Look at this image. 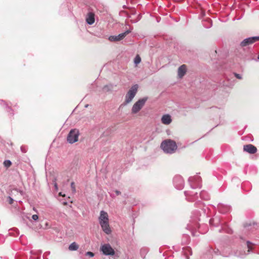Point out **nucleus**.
Returning a JSON list of instances; mask_svg holds the SVG:
<instances>
[{
  "label": "nucleus",
  "instance_id": "obj_3",
  "mask_svg": "<svg viewBox=\"0 0 259 259\" xmlns=\"http://www.w3.org/2000/svg\"><path fill=\"white\" fill-rule=\"evenodd\" d=\"M138 89V85H133L129 90L125 97V102L126 104L130 103L136 96Z\"/></svg>",
  "mask_w": 259,
  "mask_h": 259
},
{
  "label": "nucleus",
  "instance_id": "obj_1",
  "mask_svg": "<svg viewBox=\"0 0 259 259\" xmlns=\"http://www.w3.org/2000/svg\"><path fill=\"white\" fill-rule=\"evenodd\" d=\"M99 223L103 230L106 234H110L111 233V229L109 226V215L107 212L101 210L99 217Z\"/></svg>",
  "mask_w": 259,
  "mask_h": 259
},
{
  "label": "nucleus",
  "instance_id": "obj_24",
  "mask_svg": "<svg viewBox=\"0 0 259 259\" xmlns=\"http://www.w3.org/2000/svg\"><path fill=\"white\" fill-rule=\"evenodd\" d=\"M203 192H201V193H200V197H201L202 198L204 199H207L208 198V197H204L203 196Z\"/></svg>",
  "mask_w": 259,
  "mask_h": 259
},
{
  "label": "nucleus",
  "instance_id": "obj_2",
  "mask_svg": "<svg viewBox=\"0 0 259 259\" xmlns=\"http://www.w3.org/2000/svg\"><path fill=\"white\" fill-rule=\"evenodd\" d=\"M160 146L165 153L168 154L174 153L177 149L176 142L171 140H167L163 141Z\"/></svg>",
  "mask_w": 259,
  "mask_h": 259
},
{
  "label": "nucleus",
  "instance_id": "obj_10",
  "mask_svg": "<svg viewBox=\"0 0 259 259\" xmlns=\"http://www.w3.org/2000/svg\"><path fill=\"white\" fill-rule=\"evenodd\" d=\"M243 150L250 154H254L257 151L256 148L251 144L244 145Z\"/></svg>",
  "mask_w": 259,
  "mask_h": 259
},
{
  "label": "nucleus",
  "instance_id": "obj_19",
  "mask_svg": "<svg viewBox=\"0 0 259 259\" xmlns=\"http://www.w3.org/2000/svg\"><path fill=\"white\" fill-rule=\"evenodd\" d=\"M187 253H189L190 254L192 253L191 249L189 247H187L185 249V253L187 254Z\"/></svg>",
  "mask_w": 259,
  "mask_h": 259
},
{
  "label": "nucleus",
  "instance_id": "obj_15",
  "mask_svg": "<svg viewBox=\"0 0 259 259\" xmlns=\"http://www.w3.org/2000/svg\"><path fill=\"white\" fill-rule=\"evenodd\" d=\"M141 58L139 55H137L134 59V63L136 65L139 64L141 62Z\"/></svg>",
  "mask_w": 259,
  "mask_h": 259
},
{
  "label": "nucleus",
  "instance_id": "obj_29",
  "mask_svg": "<svg viewBox=\"0 0 259 259\" xmlns=\"http://www.w3.org/2000/svg\"><path fill=\"white\" fill-rule=\"evenodd\" d=\"M54 186H55V189H56V190H57V189H58V186H57V183H55V184H54Z\"/></svg>",
  "mask_w": 259,
  "mask_h": 259
},
{
  "label": "nucleus",
  "instance_id": "obj_17",
  "mask_svg": "<svg viewBox=\"0 0 259 259\" xmlns=\"http://www.w3.org/2000/svg\"><path fill=\"white\" fill-rule=\"evenodd\" d=\"M185 195L188 197V195L190 196H194L195 194L197 195V193H194L193 192H191L190 193L188 192H185Z\"/></svg>",
  "mask_w": 259,
  "mask_h": 259
},
{
  "label": "nucleus",
  "instance_id": "obj_11",
  "mask_svg": "<svg viewBox=\"0 0 259 259\" xmlns=\"http://www.w3.org/2000/svg\"><path fill=\"white\" fill-rule=\"evenodd\" d=\"M161 120V122L165 125L169 124L172 121L171 116L168 114L163 115Z\"/></svg>",
  "mask_w": 259,
  "mask_h": 259
},
{
  "label": "nucleus",
  "instance_id": "obj_9",
  "mask_svg": "<svg viewBox=\"0 0 259 259\" xmlns=\"http://www.w3.org/2000/svg\"><path fill=\"white\" fill-rule=\"evenodd\" d=\"M259 40V36H253L245 38L240 44L242 47L248 46L256 41Z\"/></svg>",
  "mask_w": 259,
  "mask_h": 259
},
{
  "label": "nucleus",
  "instance_id": "obj_13",
  "mask_svg": "<svg viewBox=\"0 0 259 259\" xmlns=\"http://www.w3.org/2000/svg\"><path fill=\"white\" fill-rule=\"evenodd\" d=\"M94 14L93 13H89L86 18V21L89 25L93 24L95 22Z\"/></svg>",
  "mask_w": 259,
  "mask_h": 259
},
{
  "label": "nucleus",
  "instance_id": "obj_18",
  "mask_svg": "<svg viewBox=\"0 0 259 259\" xmlns=\"http://www.w3.org/2000/svg\"><path fill=\"white\" fill-rule=\"evenodd\" d=\"M12 163L11 161L7 160L4 161V164L7 167H9L11 165Z\"/></svg>",
  "mask_w": 259,
  "mask_h": 259
},
{
  "label": "nucleus",
  "instance_id": "obj_8",
  "mask_svg": "<svg viewBox=\"0 0 259 259\" xmlns=\"http://www.w3.org/2000/svg\"><path fill=\"white\" fill-rule=\"evenodd\" d=\"M174 184L177 189H182L184 187V182L182 177L180 176H177L174 178Z\"/></svg>",
  "mask_w": 259,
  "mask_h": 259
},
{
  "label": "nucleus",
  "instance_id": "obj_31",
  "mask_svg": "<svg viewBox=\"0 0 259 259\" xmlns=\"http://www.w3.org/2000/svg\"><path fill=\"white\" fill-rule=\"evenodd\" d=\"M186 257L187 259H189V258L187 255H186Z\"/></svg>",
  "mask_w": 259,
  "mask_h": 259
},
{
  "label": "nucleus",
  "instance_id": "obj_6",
  "mask_svg": "<svg viewBox=\"0 0 259 259\" xmlns=\"http://www.w3.org/2000/svg\"><path fill=\"white\" fill-rule=\"evenodd\" d=\"M79 136V132L76 129L71 130L67 136V141L73 144L77 141Z\"/></svg>",
  "mask_w": 259,
  "mask_h": 259
},
{
  "label": "nucleus",
  "instance_id": "obj_21",
  "mask_svg": "<svg viewBox=\"0 0 259 259\" xmlns=\"http://www.w3.org/2000/svg\"><path fill=\"white\" fill-rule=\"evenodd\" d=\"M251 244V243L249 241H247V247L248 248V252H249L250 251V250L251 249V246H250V245Z\"/></svg>",
  "mask_w": 259,
  "mask_h": 259
},
{
  "label": "nucleus",
  "instance_id": "obj_12",
  "mask_svg": "<svg viewBox=\"0 0 259 259\" xmlns=\"http://www.w3.org/2000/svg\"><path fill=\"white\" fill-rule=\"evenodd\" d=\"M187 71L186 66L182 65L179 67L178 70V75L179 78H182L186 74Z\"/></svg>",
  "mask_w": 259,
  "mask_h": 259
},
{
  "label": "nucleus",
  "instance_id": "obj_20",
  "mask_svg": "<svg viewBox=\"0 0 259 259\" xmlns=\"http://www.w3.org/2000/svg\"><path fill=\"white\" fill-rule=\"evenodd\" d=\"M86 255L89 256L90 257H93L94 253L91 251H88L86 252Z\"/></svg>",
  "mask_w": 259,
  "mask_h": 259
},
{
  "label": "nucleus",
  "instance_id": "obj_7",
  "mask_svg": "<svg viewBox=\"0 0 259 259\" xmlns=\"http://www.w3.org/2000/svg\"><path fill=\"white\" fill-rule=\"evenodd\" d=\"M131 32V30L125 31L124 32L120 33L118 35H111L109 36L108 40L110 41H118L123 39L127 34Z\"/></svg>",
  "mask_w": 259,
  "mask_h": 259
},
{
  "label": "nucleus",
  "instance_id": "obj_30",
  "mask_svg": "<svg viewBox=\"0 0 259 259\" xmlns=\"http://www.w3.org/2000/svg\"><path fill=\"white\" fill-rule=\"evenodd\" d=\"M59 195H60V196H64V195H62V193H61V192H60V193H59Z\"/></svg>",
  "mask_w": 259,
  "mask_h": 259
},
{
  "label": "nucleus",
  "instance_id": "obj_14",
  "mask_svg": "<svg viewBox=\"0 0 259 259\" xmlns=\"http://www.w3.org/2000/svg\"><path fill=\"white\" fill-rule=\"evenodd\" d=\"M69 249L71 251H75L77 250L78 248V245L75 242H72L69 246Z\"/></svg>",
  "mask_w": 259,
  "mask_h": 259
},
{
  "label": "nucleus",
  "instance_id": "obj_16",
  "mask_svg": "<svg viewBox=\"0 0 259 259\" xmlns=\"http://www.w3.org/2000/svg\"><path fill=\"white\" fill-rule=\"evenodd\" d=\"M199 177L198 176H196L194 178H190L189 179V181L190 183H192L193 182H194V181H198V180H199Z\"/></svg>",
  "mask_w": 259,
  "mask_h": 259
},
{
  "label": "nucleus",
  "instance_id": "obj_5",
  "mask_svg": "<svg viewBox=\"0 0 259 259\" xmlns=\"http://www.w3.org/2000/svg\"><path fill=\"white\" fill-rule=\"evenodd\" d=\"M100 251L105 255H113L115 254L114 250L108 243L102 244L100 247Z\"/></svg>",
  "mask_w": 259,
  "mask_h": 259
},
{
  "label": "nucleus",
  "instance_id": "obj_27",
  "mask_svg": "<svg viewBox=\"0 0 259 259\" xmlns=\"http://www.w3.org/2000/svg\"><path fill=\"white\" fill-rule=\"evenodd\" d=\"M9 203H10V204H12L13 202V199L11 197H9Z\"/></svg>",
  "mask_w": 259,
  "mask_h": 259
},
{
  "label": "nucleus",
  "instance_id": "obj_26",
  "mask_svg": "<svg viewBox=\"0 0 259 259\" xmlns=\"http://www.w3.org/2000/svg\"><path fill=\"white\" fill-rule=\"evenodd\" d=\"M235 76L236 77V78H237L238 79H241L242 78V77H241V75L239 74L235 73Z\"/></svg>",
  "mask_w": 259,
  "mask_h": 259
},
{
  "label": "nucleus",
  "instance_id": "obj_23",
  "mask_svg": "<svg viewBox=\"0 0 259 259\" xmlns=\"http://www.w3.org/2000/svg\"><path fill=\"white\" fill-rule=\"evenodd\" d=\"M71 188H72L73 191L75 192V187H74V183L73 182L71 183Z\"/></svg>",
  "mask_w": 259,
  "mask_h": 259
},
{
  "label": "nucleus",
  "instance_id": "obj_22",
  "mask_svg": "<svg viewBox=\"0 0 259 259\" xmlns=\"http://www.w3.org/2000/svg\"><path fill=\"white\" fill-rule=\"evenodd\" d=\"M32 219L34 220V221H37L38 219V217L37 214H33L32 215Z\"/></svg>",
  "mask_w": 259,
  "mask_h": 259
},
{
  "label": "nucleus",
  "instance_id": "obj_35",
  "mask_svg": "<svg viewBox=\"0 0 259 259\" xmlns=\"http://www.w3.org/2000/svg\"><path fill=\"white\" fill-rule=\"evenodd\" d=\"M88 106V105H85V107H87Z\"/></svg>",
  "mask_w": 259,
  "mask_h": 259
},
{
  "label": "nucleus",
  "instance_id": "obj_33",
  "mask_svg": "<svg viewBox=\"0 0 259 259\" xmlns=\"http://www.w3.org/2000/svg\"><path fill=\"white\" fill-rule=\"evenodd\" d=\"M107 88V86L104 87V89H106V88Z\"/></svg>",
  "mask_w": 259,
  "mask_h": 259
},
{
  "label": "nucleus",
  "instance_id": "obj_25",
  "mask_svg": "<svg viewBox=\"0 0 259 259\" xmlns=\"http://www.w3.org/2000/svg\"><path fill=\"white\" fill-rule=\"evenodd\" d=\"M217 221H218V219L217 218H214V219H210V221H209V223L210 224H212L213 222Z\"/></svg>",
  "mask_w": 259,
  "mask_h": 259
},
{
  "label": "nucleus",
  "instance_id": "obj_34",
  "mask_svg": "<svg viewBox=\"0 0 259 259\" xmlns=\"http://www.w3.org/2000/svg\"><path fill=\"white\" fill-rule=\"evenodd\" d=\"M189 200H190V201H193V199H190Z\"/></svg>",
  "mask_w": 259,
  "mask_h": 259
},
{
  "label": "nucleus",
  "instance_id": "obj_32",
  "mask_svg": "<svg viewBox=\"0 0 259 259\" xmlns=\"http://www.w3.org/2000/svg\"><path fill=\"white\" fill-rule=\"evenodd\" d=\"M33 209L34 211H36V209H35V208L34 207L33 208Z\"/></svg>",
  "mask_w": 259,
  "mask_h": 259
},
{
  "label": "nucleus",
  "instance_id": "obj_36",
  "mask_svg": "<svg viewBox=\"0 0 259 259\" xmlns=\"http://www.w3.org/2000/svg\"><path fill=\"white\" fill-rule=\"evenodd\" d=\"M257 59H259V56H258V57H257Z\"/></svg>",
  "mask_w": 259,
  "mask_h": 259
},
{
  "label": "nucleus",
  "instance_id": "obj_28",
  "mask_svg": "<svg viewBox=\"0 0 259 259\" xmlns=\"http://www.w3.org/2000/svg\"><path fill=\"white\" fill-rule=\"evenodd\" d=\"M114 192L116 195H119L121 194V192L118 190H115Z\"/></svg>",
  "mask_w": 259,
  "mask_h": 259
},
{
  "label": "nucleus",
  "instance_id": "obj_4",
  "mask_svg": "<svg viewBox=\"0 0 259 259\" xmlns=\"http://www.w3.org/2000/svg\"><path fill=\"white\" fill-rule=\"evenodd\" d=\"M147 98H143L137 101L133 106L132 108V113L133 114H136L139 112L141 109L144 107Z\"/></svg>",
  "mask_w": 259,
  "mask_h": 259
}]
</instances>
